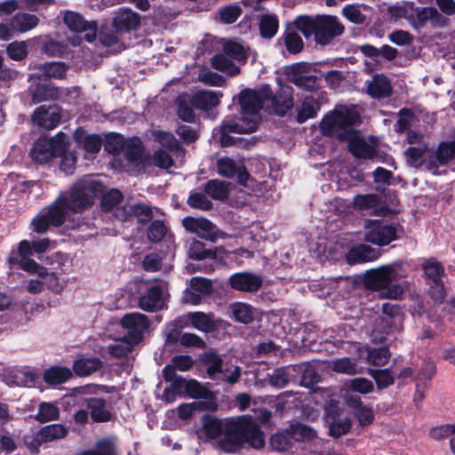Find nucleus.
<instances>
[{
	"label": "nucleus",
	"instance_id": "51",
	"mask_svg": "<svg viewBox=\"0 0 455 455\" xmlns=\"http://www.w3.org/2000/svg\"><path fill=\"white\" fill-rule=\"evenodd\" d=\"M136 344L137 343H133L129 338L124 337L109 345L108 350L114 357L120 358L129 354Z\"/></svg>",
	"mask_w": 455,
	"mask_h": 455
},
{
	"label": "nucleus",
	"instance_id": "26",
	"mask_svg": "<svg viewBox=\"0 0 455 455\" xmlns=\"http://www.w3.org/2000/svg\"><path fill=\"white\" fill-rule=\"evenodd\" d=\"M73 92H77V88H57L51 86L40 87L33 93V102L38 103L43 100H64L66 97Z\"/></svg>",
	"mask_w": 455,
	"mask_h": 455
},
{
	"label": "nucleus",
	"instance_id": "9",
	"mask_svg": "<svg viewBox=\"0 0 455 455\" xmlns=\"http://www.w3.org/2000/svg\"><path fill=\"white\" fill-rule=\"evenodd\" d=\"M60 15L69 30L84 33V38L88 42L95 40L98 31V25L95 21H88L81 13L69 10L61 12Z\"/></svg>",
	"mask_w": 455,
	"mask_h": 455
},
{
	"label": "nucleus",
	"instance_id": "29",
	"mask_svg": "<svg viewBox=\"0 0 455 455\" xmlns=\"http://www.w3.org/2000/svg\"><path fill=\"white\" fill-rule=\"evenodd\" d=\"M347 401L361 426H367L373 422L374 413L372 409L362 404L359 397L347 396Z\"/></svg>",
	"mask_w": 455,
	"mask_h": 455
},
{
	"label": "nucleus",
	"instance_id": "6",
	"mask_svg": "<svg viewBox=\"0 0 455 455\" xmlns=\"http://www.w3.org/2000/svg\"><path fill=\"white\" fill-rule=\"evenodd\" d=\"M359 121L360 115L355 106L339 105L323 117L320 129L325 136L345 141L354 132L352 126Z\"/></svg>",
	"mask_w": 455,
	"mask_h": 455
},
{
	"label": "nucleus",
	"instance_id": "58",
	"mask_svg": "<svg viewBox=\"0 0 455 455\" xmlns=\"http://www.w3.org/2000/svg\"><path fill=\"white\" fill-rule=\"evenodd\" d=\"M291 82L299 88L307 91H314L317 89V79L313 75L294 74Z\"/></svg>",
	"mask_w": 455,
	"mask_h": 455
},
{
	"label": "nucleus",
	"instance_id": "61",
	"mask_svg": "<svg viewBox=\"0 0 455 455\" xmlns=\"http://www.w3.org/2000/svg\"><path fill=\"white\" fill-rule=\"evenodd\" d=\"M355 206L360 210H371L378 206L379 197L376 195H358L354 198Z\"/></svg>",
	"mask_w": 455,
	"mask_h": 455
},
{
	"label": "nucleus",
	"instance_id": "2",
	"mask_svg": "<svg viewBox=\"0 0 455 455\" xmlns=\"http://www.w3.org/2000/svg\"><path fill=\"white\" fill-rule=\"evenodd\" d=\"M275 103V97L268 85H263L258 91L243 90L240 93L242 116L238 120H225L221 126V145L231 144V139L228 137V132L251 133L255 132L259 123V110L273 108Z\"/></svg>",
	"mask_w": 455,
	"mask_h": 455
},
{
	"label": "nucleus",
	"instance_id": "28",
	"mask_svg": "<svg viewBox=\"0 0 455 455\" xmlns=\"http://www.w3.org/2000/svg\"><path fill=\"white\" fill-rule=\"evenodd\" d=\"M382 311L387 315V317H381L377 320V324L383 326V331H381L379 336H376V339L379 340L384 339L385 336L389 332L391 329L392 323L391 319L394 321H398L399 323L402 320V315L400 313V308L390 303H384L382 306Z\"/></svg>",
	"mask_w": 455,
	"mask_h": 455
},
{
	"label": "nucleus",
	"instance_id": "10",
	"mask_svg": "<svg viewBox=\"0 0 455 455\" xmlns=\"http://www.w3.org/2000/svg\"><path fill=\"white\" fill-rule=\"evenodd\" d=\"M364 239L368 243L384 246L396 239V229L391 225L369 220L365 225Z\"/></svg>",
	"mask_w": 455,
	"mask_h": 455
},
{
	"label": "nucleus",
	"instance_id": "36",
	"mask_svg": "<svg viewBox=\"0 0 455 455\" xmlns=\"http://www.w3.org/2000/svg\"><path fill=\"white\" fill-rule=\"evenodd\" d=\"M388 14L395 20L406 19L415 23V6L413 3L403 2L388 8Z\"/></svg>",
	"mask_w": 455,
	"mask_h": 455
},
{
	"label": "nucleus",
	"instance_id": "23",
	"mask_svg": "<svg viewBox=\"0 0 455 455\" xmlns=\"http://www.w3.org/2000/svg\"><path fill=\"white\" fill-rule=\"evenodd\" d=\"M231 286L238 291H255L262 284V278L252 273L241 272L230 276Z\"/></svg>",
	"mask_w": 455,
	"mask_h": 455
},
{
	"label": "nucleus",
	"instance_id": "17",
	"mask_svg": "<svg viewBox=\"0 0 455 455\" xmlns=\"http://www.w3.org/2000/svg\"><path fill=\"white\" fill-rule=\"evenodd\" d=\"M39 376L29 367H12L6 371L5 382L10 386L33 387Z\"/></svg>",
	"mask_w": 455,
	"mask_h": 455
},
{
	"label": "nucleus",
	"instance_id": "43",
	"mask_svg": "<svg viewBox=\"0 0 455 455\" xmlns=\"http://www.w3.org/2000/svg\"><path fill=\"white\" fill-rule=\"evenodd\" d=\"M163 377L165 381L171 382L170 387L179 396H185L188 379L178 376L176 372L173 371V369L169 366H165L163 369Z\"/></svg>",
	"mask_w": 455,
	"mask_h": 455
},
{
	"label": "nucleus",
	"instance_id": "4",
	"mask_svg": "<svg viewBox=\"0 0 455 455\" xmlns=\"http://www.w3.org/2000/svg\"><path fill=\"white\" fill-rule=\"evenodd\" d=\"M220 437L216 446L227 453L238 451L244 442L249 443L254 449H260L265 445L263 433L254 421L247 419L239 423L227 424Z\"/></svg>",
	"mask_w": 455,
	"mask_h": 455
},
{
	"label": "nucleus",
	"instance_id": "11",
	"mask_svg": "<svg viewBox=\"0 0 455 455\" xmlns=\"http://www.w3.org/2000/svg\"><path fill=\"white\" fill-rule=\"evenodd\" d=\"M121 325L127 331L126 337L138 344L142 339L144 331L148 329L149 322L145 315L133 312L122 317Z\"/></svg>",
	"mask_w": 455,
	"mask_h": 455
},
{
	"label": "nucleus",
	"instance_id": "37",
	"mask_svg": "<svg viewBox=\"0 0 455 455\" xmlns=\"http://www.w3.org/2000/svg\"><path fill=\"white\" fill-rule=\"evenodd\" d=\"M36 68L47 78L63 79L68 69V66L63 62H46L38 64Z\"/></svg>",
	"mask_w": 455,
	"mask_h": 455
},
{
	"label": "nucleus",
	"instance_id": "41",
	"mask_svg": "<svg viewBox=\"0 0 455 455\" xmlns=\"http://www.w3.org/2000/svg\"><path fill=\"white\" fill-rule=\"evenodd\" d=\"M329 367L338 372L347 375H355L361 373V369L356 365V362L349 357H342L332 360L329 363Z\"/></svg>",
	"mask_w": 455,
	"mask_h": 455
},
{
	"label": "nucleus",
	"instance_id": "13",
	"mask_svg": "<svg viewBox=\"0 0 455 455\" xmlns=\"http://www.w3.org/2000/svg\"><path fill=\"white\" fill-rule=\"evenodd\" d=\"M177 325L180 328L191 325L195 329L204 332H211L216 328L212 314H205L203 312H193L183 315L177 319Z\"/></svg>",
	"mask_w": 455,
	"mask_h": 455
},
{
	"label": "nucleus",
	"instance_id": "46",
	"mask_svg": "<svg viewBox=\"0 0 455 455\" xmlns=\"http://www.w3.org/2000/svg\"><path fill=\"white\" fill-rule=\"evenodd\" d=\"M60 418V409L52 403L43 402L38 405L36 419L41 423L57 420Z\"/></svg>",
	"mask_w": 455,
	"mask_h": 455
},
{
	"label": "nucleus",
	"instance_id": "14",
	"mask_svg": "<svg viewBox=\"0 0 455 455\" xmlns=\"http://www.w3.org/2000/svg\"><path fill=\"white\" fill-rule=\"evenodd\" d=\"M182 224L186 230L196 234L200 238L212 242L217 238V228L206 219L186 217L183 219Z\"/></svg>",
	"mask_w": 455,
	"mask_h": 455
},
{
	"label": "nucleus",
	"instance_id": "48",
	"mask_svg": "<svg viewBox=\"0 0 455 455\" xmlns=\"http://www.w3.org/2000/svg\"><path fill=\"white\" fill-rule=\"evenodd\" d=\"M194 100L188 94L180 95L177 99L178 115L180 118L186 122H193L194 120Z\"/></svg>",
	"mask_w": 455,
	"mask_h": 455
},
{
	"label": "nucleus",
	"instance_id": "1",
	"mask_svg": "<svg viewBox=\"0 0 455 455\" xmlns=\"http://www.w3.org/2000/svg\"><path fill=\"white\" fill-rule=\"evenodd\" d=\"M102 192V185L91 177H85L74 185L68 198L57 199L46 212L33 220L36 233H44L50 226H60L64 222L68 210L77 212L89 207L94 197Z\"/></svg>",
	"mask_w": 455,
	"mask_h": 455
},
{
	"label": "nucleus",
	"instance_id": "3",
	"mask_svg": "<svg viewBox=\"0 0 455 455\" xmlns=\"http://www.w3.org/2000/svg\"><path fill=\"white\" fill-rule=\"evenodd\" d=\"M405 276L403 265L394 262L367 270L363 281L367 289L380 291L384 298L397 299L405 291L407 283H390Z\"/></svg>",
	"mask_w": 455,
	"mask_h": 455
},
{
	"label": "nucleus",
	"instance_id": "57",
	"mask_svg": "<svg viewBox=\"0 0 455 455\" xmlns=\"http://www.w3.org/2000/svg\"><path fill=\"white\" fill-rule=\"evenodd\" d=\"M124 155L127 161L138 164L142 157V148L139 140H129L124 148Z\"/></svg>",
	"mask_w": 455,
	"mask_h": 455
},
{
	"label": "nucleus",
	"instance_id": "24",
	"mask_svg": "<svg viewBox=\"0 0 455 455\" xmlns=\"http://www.w3.org/2000/svg\"><path fill=\"white\" fill-rule=\"evenodd\" d=\"M217 168L220 175L226 178H233L235 175L240 183L244 184L248 178L244 167L237 164L233 159L229 157H221L217 161Z\"/></svg>",
	"mask_w": 455,
	"mask_h": 455
},
{
	"label": "nucleus",
	"instance_id": "53",
	"mask_svg": "<svg viewBox=\"0 0 455 455\" xmlns=\"http://www.w3.org/2000/svg\"><path fill=\"white\" fill-rule=\"evenodd\" d=\"M232 313L236 321L249 323L253 320V311L251 306L245 303H235L232 305Z\"/></svg>",
	"mask_w": 455,
	"mask_h": 455
},
{
	"label": "nucleus",
	"instance_id": "49",
	"mask_svg": "<svg viewBox=\"0 0 455 455\" xmlns=\"http://www.w3.org/2000/svg\"><path fill=\"white\" fill-rule=\"evenodd\" d=\"M72 373L69 369L65 367H52L45 371L44 379L45 382L52 385L64 383L69 379Z\"/></svg>",
	"mask_w": 455,
	"mask_h": 455
},
{
	"label": "nucleus",
	"instance_id": "44",
	"mask_svg": "<svg viewBox=\"0 0 455 455\" xmlns=\"http://www.w3.org/2000/svg\"><path fill=\"white\" fill-rule=\"evenodd\" d=\"M230 184L220 180H212L205 184L204 191L215 200H222L226 198L229 192Z\"/></svg>",
	"mask_w": 455,
	"mask_h": 455
},
{
	"label": "nucleus",
	"instance_id": "42",
	"mask_svg": "<svg viewBox=\"0 0 455 455\" xmlns=\"http://www.w3.org/2000/svg\"><path fill=\"white\" fill-rule=\"evenodd\" d=\"M428 148L426 143H419L418 146H411L405 151L406 161L411 167L418 168L421 166L425 160Z\"/></svg>",
	"mask_w": 455,
	"mask_h": 455
},
{
	"label": "nucleus",
	"instance_id": "38",
	"mask_svg": "<svg viewBox=\"0 0 455 455\" xmlns=\"http://www.w3.org/2000/svg\"><path fill=\"white\" fill-rule=\"evenodd\" d=\"M358 352L360 358L363 356L364 353H366L367 362L378 366L385 365L390 356L388 350L384 347L371 350L365 347H359Z\"/></svg>",
	"mask_w": 455,
	"mask_h": 455
},
{
	"label": "nucleus",
	"instance_id": "25",
	"mask_svg": "<svg viewBox=\"0 0 455 455\" xmlns=\"http://www.w3.org/2000/svg\"><path fill=\"white\" fill-rule=\"evenodd\" d=\"M86 406L91 418L95 422H108L111 420L113 413L110 406L102 398L91 397L86 399Z\"/></svg>",
	"mask_w": 455,
	"mask_h": 455
},
{
	"label": "nucleus",
	"instance_id": "50",
	"mask_svg": "<svg viewBox=\"0 0 455 455\" xmlns=\"http://www.w3.org/2000/svg\"><path fill=\"white\" fill-rule=\"evenodd\" d=\"M293 440L288 434V427L280 433H276L270 437V446L273 450L277 451H289L293 445Z\"/></svg>",
	"mask_w": 455,
	"mask_h": 455
},
{
	"label": "nucleus",
	"instance_id": "20",
	"mask_svg": "<svg viewBox=\"0 0 455 455\" xmlns=\"http://www.w3.org/2000/svg\"><path fill=\"white\" fill-rule=\"evenodd\" d=\"M221 421L211 415H204L202 419V427L196 431V436L202 443L220 437L224 431Z\"/></svg>",
	"mask_w": 455,
	"mask_h": 455
},
{
	"label": "nucleus",
	"instance_id": "31",
	"mask_svg": "<svg viewBox=\"0 0 455 455\" xmlns=\"http://www.w3.org/2000/svg\"><path fill=\"white\" fill-rule=\"evenodd\" d=\"M222 94L214 91H200L192 98L194 108L207 110L220 104Z\"/></svg>",
	"mask_w": 455,
	"mask_h": 455
},
{
	"label": "nucleus",
	"instance_id": "56",
	"mask_svg": "<svg viewBox=\"0 0 455 455\" xmlns=\"http://www.w3.org/2000/svg\"><path fill=\"white\" fill-rule=\"evenodd\" d=\"M283 40L286 50L290 53H298L303 48V41L299 35L295 31L287 30L283 36Z\"/></svg>",
	"mask_w": 455,
	"mask_h": 455
},
{
	"label": "nucleus",
	"instance_id": "63",
	"mask_svg": "<svg viewBox=\"0 0 455 455\" xmlns=\"http://www.w3.org/2000/svg\"><path fill=\"white\" fill-rule=\"evenodd\" d=\"M123 195L117 189H112L102 197L101 206L104 211H113L122 201Z\"/></svg>",
	"mask_w": 455,
	"mask_h": 455
},
{
	"label": "nucleus",
	"instance_id": "33",
	"mask_svg": "<svg viewBox=\"0 0 455 455\" xmlns=\"http://www.w3.org/2000/svg\"><path fill=\"white\" fill-rule=\"evenodd\" d=\"M39 19L35 14L18 13L11 20V27L13 31L25 33L36 28Z\"/></svg>",
	"mask_w": 455,
	"mask_h": 455
},
{
	"label": "nucleus",
	"instance_id": "12",
	"mask_svg": "<svg viewBox=\"0 0 455 455\" xmlns=\"http://www.w3.org/2000/svg\"><path fill=\"white\" fill-rule=\"evenodd\" d=\"M33 245L31 246L29 242L23 240L19 244L18 257L11 256L8 259L10 264H17L19 267L30 274L39 273L43 275L44 273V267L40 266L34 259H29L33 254Z\"/></svg>",
	"mask_w": 455,
	"mask_h": 455
},
{
	"label": "nucleus",
	"instance_id": "64",
	"mask_svg": "<svg viewBox=\"0 0 455 455\" xmlns=\"http://www.w3.org/2000/svg\"><path fill=\"white\" fill-rule=\"evenodd\" d=\"M342 14L347 20L355 24H362L365 20L361 8L355 4L346 5L342 9Z\"/></svg>",
	"mask_w": 455,
	"mask_h": 455
},
{
	"label": "nucleus",
	"instance_id": "16",
	"mask_svg": "<svg viewBox=\"0 0 455 455\" xmlns=\"http://www.w3.org/2000/svg\"><path fill=\"white\" fill-rule=\"evenodd\" d=\"M325 422L328 425L330 435L333 437L347 434L352 425L350 419L340 414L332 404L326 408Z\"/></svg>",
	"mask_w": 455,
	"mask_h": 455
},
{
	"label": "nucleus",
	"instance_id": "35",
	"mask_svg": "<svg viewBox=\"0 0 455 455\" xmlns=\"http://www.w3.org/2000/svg\"><path fill=\"white\" fill-rule=\"evenodd\" d=\"M320 110L319 102L312 96L306 97L301 105L298 107L297 120L304 123L307 119L314 118Z\"/></svg>",
	"mask_w": 455,
	"mask_h": 455
},
{
	"label": "nucleus",
	"instance_id": "5",
	"mask_svg": "<svg viewBox=\"0 0 455 455\" xmlns=\"http://www.w3.org/2000/svg\"><path fill=\"white\" fill-rule=\"evenodd\" d=\"M294 25L306 37L314 35L315 43L321 45L330 44L344 33V26L331 15L300 16L295 20Z\"/></svg>",
	"mask_w": 455,
	"mask_h": 455
},
{
	"label": "nucleus",
	"instance_id": "47",
	"mask_svg": "<svg viewBox=\"0 0 455 455\" xmlns=\"http://www.w3.org/2000/svg\"><path fill=\"white\" fill-rule=\"evenodd\" d=\"M259 26L261 36L269 39L276 34L279 22L275 15L264 14L260 18Z\"/></svg>",
	"mask_w": 455,
	"mask_h": 455
},
{
	"label": "nucleus",
	"instance_id": "62",
	"mask_svg": "<svg viewBox=\"0 0 455 455\" xmlns=\"http://www.w3.org/2000/svg\"><path fill=\"white\" fill-rule=\"evenodd\" d=\"M126 142L121 135L110 134L107 137L104 148L111 154H118L124 150Z\"/></svg>",
	"mask_w": 455,
	"mask_h": 455
},
{
	"label": "nucleus",
	"instance_id": "8",
	"mask_svg": "<svg viewBox=\"0 0 455 455\" xmlns=\"http://www.w3.org/2000/svg\"><path fill=\"white\" fill-rule=\"evenodd\" d=\"M423 269L426 276L429 280L430 295L434 299L442 301L445 298L443 282L445 274L443 266L436 259H428L424 261Z\"/></svg>",
	"mask_w": 455,
	"mask_h": 455
},
{
	"label": "nucleus",
	"instance_id": "39",
	"mask_svg": "<svg viewBox=\"0 0 455 455\" xmlns=\"http://www.w3.org/2000/svg\"><path fill=\"white\" fill-rule=\"evenodd\" d=\"M102 366V362L95 357L80 358L75 361L73 369L79 376H88L97 371Z\"/></svg>",
	"mask_w": 455,
	"mask_h": 455
},
{
	"label": "nucleus",
	"instance_id": "19",
	"mask_svg": "<svg viewBox=\"0 0 455 455\" xmlns=\"http://www.w3.org/2000/svg\"><path fill=\"white\" fill-rule=\"evenodd\" d=\"M60 119V111L56 107L46 108L41 106L35 110L32 116L33 124L46 130L56 127Z\"/></svg>",
	"mask_w": 455,
	"mask_h": 455
},
{
	"label": "nucleus",
	"instance_id": "34",
	"mask_svg": "<svg viewBox=\"0 0 455 455\" xmlns=\"http://www.w3.org/2000/svg\"><path fill=\"white\" fill-rule=\"evenodd\" d=\"M74 136L77 142L83 146L87 154H96L101 148L102 140L98 135H88L81 130H76Z\"/></svg>",
	"mask_w": 455,
	"mask_h": 455
},
{
	"label": "nucleus",
	"instance_id": "55",
	"mask_svg": "<svg viewBox=\"0 0 455 455\" xmlns=\"http://www.w3.org/2000/svg\"><path fill=\"white\" fill-rule=\"evenodd\" d=\"M439 17L440 14L437 9L434 7H425L421 9L415 7V23H412V25H422L428 20L437 21Z\"/></svg>",
	"mask_w": 455,
	"mask_h": 455
},
{
	"label": "nucleus",
	"instance_id": "54",
	"mask_svg": "<svg viewBox=\"0 0 455 455\" xmlns=\"http://www.w3.org/2000/svg\"><path fill=\"white\" fill-rule=\"evenodd\" d=\"M347 390L357 392L363 395L371 393L374 387L373 383L365 378H355L346 382Z\"/></svg>",
	"mask_w": 455,
	"mask_h": 455
},
{
	"label": "nucleus",
	"instance_id": "45",
	"mask_svg": "<svg viewBox=\"0 0 455 455\" xmlns=\"http://www.w3.org/2000/svg\"><path fill=\"white\" fill-rule=\"evenodd\" d=\"M202 363L206 369L207 374L215 379V375L222 372L223 362L220 356L215 352H207L202 357Z\"/></svg>",
	"mask_w": 455,
	"mask_h": 455
},
{
	"label": "nucleus",
	"instance_id": "52",
	"mask_svg": "<svg viewBox=\"0 0 455 455\" xmlns=\"http://www.w3.org/2000/svg\"><path fill=\"white\" fill-rule=\"evenodd\" d=\"M223 51L233 60L243 61L247 58L246 48L243 44L235 41H229L224 44Z\"/></svg>",
	"mask_w": 455,
	"mask_h": 455
},
{
	"label": "nucleus",
	"instance_id": "18",
	"mask_svg": "<svg viewBox=\"0 0 455 455\" xmlns=\"http://www.w3.org/2000/svg\"><path fill=\"white\" fill-rule=\"evenodd\" d=\"M139 307L148 312L161 310L164 307V298L160 286L148 285L139 299Z\"/></svg>",
	"mask_w": 455,
	"mask_h": 455
},
{
	"label": "nucleus",
	"instance_id": "30",
	"mask_svg": "<svg viewBox=\"0 0 455 455\" xmlns=\"http://www.w3.org/2000/svg\"><path fill=\"white\" fill-rule=\"evenodd\" d=\"M367 92L375 99L388 97L392 92L390 81L383 75H377L368 84Z\"/></svg>",
	"mask_w": 455,
	"mask_h": 455
},
{
	"label": "nucleus",
	"instance_id": "59",
	"mask_svg": "<svg viewBox=\"0 0 455 455\" xmlns=\"http://www.w3.org/2000/svg\"><path fill=\"white\" fill-rule=\"evenodd\" d=\"M369 374L375 379L379 388H385L394 383V375L388 369L370 370Z\"/></svg>",
	"mask_w": 455,
	"mask_h": 455
},
{
	"label": "nucleus",
	"instance_id": "22",
	"mask_svg": "<svg viewBox=\"0 0 455 455\" xmlns=\"http://www.w3.org/2000/svg\"><path fill=\"white\" fill-rule=\"evenodd\" d=\"M347 140L349 141L350 151L355 157H373L376 151V145L372 140L360 136L355 131Z\"/></svg>",
	"mask_w": 455,
	"mask_h": 455
},
{
	"label": "nucleus",
	"instance_id": "40",
	"mask_svg": "<svg viewBox=\"0 0 455 455\" xmlns=\"http://www.w3.org/2000/svg\"><path fill=\"white\" fill-rule=\"evenodd\" d=\"M293 442H307L316 437V432L307 425L302 423H295L288 427Z\"/></svg>",
	"mask_w": 455,
	"mask_h": 455
},
{
	"label": "nucleus",
	"instance_id": "15",
	"mask_svg": "<svg viewBox=\"0 0 455 455\" xmlns=\"http://www.w3.org/2000/svg\"><path fill=\"white\" fill-rule=\"evenodd\" d=\"M112 26L117 34L130 33L140 27V17L130 9H119L113 17Z\"/></svg>",
	"mask_w": 455,
	"mask_h": 455
},
{
	"label": "nucleus",
	"instance_id": "32",
	"mask_svg": "<svg viewBox=\"0 0 455 455\" xmlns=\"http://www.w3.org/2000/svg\"><path fill=\"white\" fill-rule=\"evenodd\" d=\"M211 65L213 68L226 73L228 76L239 74L240 68L234 63L233 60L226 53L215 54L211 58Z\"/></svg>",
	"mask_w": 455,
	"mask_h": 455
},
{
	"label": "nucleus",
	"instance_id": "7",
	"mask_svg": "<svg viewBox=\"0 0 455 455\" xmlns=\"http://www.w3.org/2000/svg\"><path fill=\"white\" fill-rule=\"evenodd\" d=\"M67 148V136L60 132L52 139H39L31 149L34 161L44 164L54 156H61Z\"/></svg>",
	"mask_w": 455,
	"mask_h": 455
},
{
	"label": "nucleus",
	"instance_id": "21",
	"mask_svg": "<svg viewBox=\"0 0 455 455\" xmlns=\"http://www.w3.org/2000/svg\"><path fill=\"white\" fill-rule=\"evenodd\" d=\"M68 434V427L63 424H51L42 427L36 435V444H30L33 449H36L44 443H50L65 438Z\"/></svg>",
	"mask_w": 455,
	"mask_h": 455
},
{
	"label": "nucleus",
	"instance_id": "60",
	"mask_svg": "<svg viewBox=\"0 0 455 455\" xmlns=\"http://www.w3.org/2000/svg\"><path fill=\"white\" fill-rule=\"evenodd\" d=\"M219 17L221 22L226 24L234 23L242 13L239 5H227L219 10Z\"/></svg>",
	"mask_w": 455,
	"mask_h": 455
},
{
	"label": "nucleus",
	"instance_id": "27",
	"mask_svg": "<svg viewBox=\"0 0 455 455\" xmlns=\"http://www.w3.org/2000/svg\"><path fill=\"white\" fill-rule=\"evenodd\" d=\"M379 255V251L368 245L361 244L349 250L347 254V260L349 264H358L375 260Z\"/></svg>",
	"mask_w": 455,
	"mask_h": 455
}]
</instances>
